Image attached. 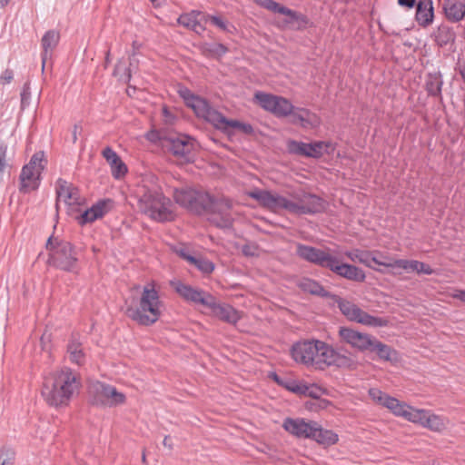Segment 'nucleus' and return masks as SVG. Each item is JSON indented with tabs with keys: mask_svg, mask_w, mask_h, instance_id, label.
<instances>
[{
	"mask_svg": "<svg viewBox=\"0 0 465 465\" xmlns=\"http://www.w3.org/2000/svg\"><path fill=\"white\" fill-rule=\"evenodd\" d=\"M297 254L309 262L328 269L338 276L356 282H363L366 279V273L361 268L344 262L342 261L343 256L352 262H359L373 269V251L354 248L341 252L330 248L319 249L299 244Z\"/></svg>",
	"mask_w": 465,
	"mask_h": 465,
	"instance_id": "obj_1",
	"label": "nucleus"
},
{
	"mask_svg": "<svg viewBox=\"0 0 465 465\" xmlns=\"http://www.w3.org/2000/svg\"><path fill=\"white\" fill-rule=\"evenodd\" d=\"M368 394L375 404L387 409L394 416L431 431L441 432L448 426V419L444 416L436 414L430 410L415 408L378 388L370 389Z\"/></svg>",
	"mask_w": 465,
	"mask_h": 465,
	"instance_id": "obj_2",
	"label": "nucleus"
},
{
	"mask_svg": "<svg viewBox=\"0 0 465 465\" xmlns=\"http://www.w3.org/2000/svg\"><path fill=\"white\" fill-rule=\"evenodd\" d=\"M139 210L158 223L172 222L176 213L171 200L166 197L159 179L153 174L145 175L136 189Z\"/></svg>",
	"mask_w": 465,
	"mask_h": 465,
	"instance_id": "obj_3",
	"label": "nucleus"
},
{
	"mask_svg": "<svg viewBox=\"0 0 465 465\" xmlns=\"http://www.w3.org/2000/svg\"><path fill=\"white\" fill-rule=\"evenodd\" d=\"M81 388V378L72 369L64 367L48 373L43 381L41 395L54 408H64Z\"/></svg>",
	"mask_w": 465,
	"mask_h": 465,
	"instance_id": "obj_4",
	"label": "nucleus"
},
{
	"mask_svg": "<svg viewBox=\"0 0 465 465\" xmlns=\"http://www.w3.org/2000/svg\"><path fill=\"white\" fill-rule=\"evenodd\" d=\"M178 93L186 105L193 109L197 117L203 118L216 129L228 134L232 130H238L243 134L252 133L253 130L251 124L227 119L220 112L211 107L205 99L195 95L187 87L180 86Z\"/></svg>",
	"mask_w": 465,
	"mask_h": 465,
	"instance_id": "obj_5",
	"label": "nucleus"
},
{
	"mask_svg": "<svg viewBox=\"0 0 465 465\" xmlns=\"http://www.w3.org/2000/svg\"><path fill=\"white\" fill-rule=\"evenodd\" d=\"M164 311L159 286L154 281L148 282L142 290L135 305L126 309L127 316L142 326H152L159 321Z\"/></svg>",
	"mask_w": 465,
	"mask_h": 465,
	"instance_id": "obj_6",
	"label": "nucleus"
},
{
	"mask_svg": "<svg viewBox=\"0 0 465 465\" xmlns=\"http://www.w3.org/2000/svg\"><path fill=\"white\" fill-rule=\"evenodd\" d=\"M46 248L49 251V264L64 272L78 273L77 253L69 242L50 237Z\"/></svg>",
	"mask_w": 465,
	"mask_h": 465,
	"instance_id": "obj_7",
	"label": "nucleus"
},
{
	"mask_svg": "<svg viewBox=\"0 0 465 465\" xmlns=\"http://www.w3.org/2000/svg\"><path fill=\"white\" fill-rule=\"evenodd\" d=\"M46 160L44 152H36L25 164L20 173L19 190L23 193H29L38 189L41 174L45 167Z\"/></svg>",
	"mask_w": 465,
	"mask_h": 465,
	"instance_id": "obj_8",
	"label": "nucleus"
},
{
	"mask_svg": "<svg viewBox=\"0 0 465 465\" xmlns=\"http://www.w3.org/2000/svg\"><path fill=\"white\" fill-rule=\"evenodd\" d=\"M320 345L322 347L317 371H323L330 368L342 370H355L357 368L358 362L351 354L341 353L323 341L322 344Z\"/></svg>",
	"mask_w": 465,
	"mask_h": 465,
	"instance_id": "obj_9",
	"label": "nucleus"
},
{
	"mask_svg": "<svg viewBox=\"0 0 465 465\" xmlns=\"http://www.w3.org/2000/svg\"><path fill=\"white\" fill-rule=\"evenodd\" d=\"M91 401L94 405L104 408H114L126 402V395L116 387L103 382L94 381L89 387Z\"/></svg>",
	"mask_w": 465,
	"mask_h": 465,
	"instance_id": "obj_10",
	"label": "nucleus"
},
{
	"mask_svg": "<svg viewBox=\"0 0 465 465\" xmlns=\"http://www.w3.org/2000/svg\"><path fill=\"white\" fill-rule=\"evenodd\" d=\"M173 198L180 206L197 213L210 208L213 201L209 193L190 187L174 189Z\"/></svg>",
	"mask_w": 465,
	"mask_h": 465,
	"instance_id": "obj_11",
	"label": "nucleus"
},
{
	"mask_svg": "<svg viewBox=\"0 0 465 465\" xmlns=\"http://www.w3.org/2000/svg\"><path fill=\"white\" fill-rule=\"evenodd\" d=\"M253 101L278 118L291 117L293 113L294 105L283 96L258 91L254 94Z\"/></svg>",
	"mask_w": 465,
	"mask_h": 465,
	"instance_id": "obj_12",
	"label": "nucleus"
},
{
	"mask_svg": "<svg viewBox=\"0 0 465 465\" xmlns=\"http://www.w3.org/2000/svg\"><path fill=\"white\" fill-rule=\"evenodd\" d=\"M338 306L341 313L351 322L369 327H385L389 324L388 319L371 315L350 301L341 299Z\"/></svg>",
	"mask_w": 465,
	"mask_h": 465,
	"instance_id": "obj_13",
	"label": "nucleus"
},
{
	"mask_svg": "<svg viewBox=\"0 0 465 465\" xmlns=\"http://www.w3.org/2000/svg\"><path fill=\"white\" fill-rule=\"evenodd\" d=\"M286 145L289 153L311 158H320L323 154H332L336 149L335 144L330 141H317L307 143L289 140Z\"/></svg>",
	"mask_w": 465,
	"mask_h": 465,
	"instance_id": "obj_14",
	"label": "nucleus"
},
{
	"mask_svg": "<svg viewBox=\"0 0 465 465\" xmlns=\"http://www.w3.org/2000/svg\"><path fill=\"white\" fill-rule=\"evenodd\" d=\"M247 195L254 199L261 206L272 212L277 213L286 210L292 213V198L288 199L276 192L262 189L250 191Z\"/></svg>",
	"mask_w": 465,
	"mask_h": 465,
	"instance_id": "obj_15",
	"label": "nucleus"
},
{
	"mask_svg": "<svg viewBox=\"0 0 465 465\" xmlns=\"http://www.w3.org/2000/svg\"><path fill=\"white\" fill-rule=\"evenodd\" d=\"M162 145L183 162H191L194 158L196 143L186 134L169 136L163 140Z\"/></svg>",
	"mask_w": 465,
	"mask_h": 465,
	"instance_id": "obj_16",
	"label": "nucleus"
},
{
	"mask_svg": "<svg viewBox=\"0 0 465 465\" xmlns=\"http://www.w3.org/2000/svg\"><path fill=\"white\" fill-rule=\"evenodd\" d=\"M292 213L311 214L316 213L324 209V202L315 194L307 193L303 191L292 194Z\"/></svg>",
	"mask_w": 465,
	"mask_h": 465,
	"instance_id": "obj_17",
	"label": "nucleus"
},
{
	"mask_svg": "<svg viewBox=\"0 0 465 465\" xmlns=\"http://www.w3.org/2000/svg\"><path fill=\"white\" fill-rule=\"evenodd\" d=\"M171 284L175 292L187 302L201 304L205 307L210 305L209 302L213 296L211 293L180 281L172 282Z\"/></svg>",
	"mask_w": 465,
	"mask_h": 465,
	"instance_id": "obj_18",
	"label": "nucleus"
},
{
	"mask_svg": "<svg viewBox=\"0 0 465 465\" xmlns=\"http://www.w3.org/2000/svg\"><path fill=\"white\" fill-rule=\"evenodd\" d=\"M338 333L343 342L359 351L371 349L373 337L368 333L360 332L348 327H341Z\"/></svg>",
	"mask_w": 465,
	"mask_h": 465,
	"instance_id": "obj_19",
	"label": "nucleus"
},
{
	"mask_svg": "<svg viewBox=\"0 0 465 465\" xmlns=\"http://www.w3.org/2000/svg\"><path fill=\"white\" fill-rule=\"evenodd\" d=\"M316 421L302 418H286L282 428L291 435L299 439H311L315 431Z\"/></svg>",
	"mask_w": 465,
	"mask_h": 465,
	"instance_id": "obj_20",
	"label": "nucleus"
},
{
	"mask_svg": "<svg viewBox=\"0 0 465 465\" xmlns=\"http://www.w3.org/2000/svg\"><path fill=\"white\" fill-rule=\"evenodd\" d=\"M291 122L293 124H299L305 130H314L321 126L322 118L320 115L304 107L293 108V113L291 114Z\"/></svg>",
	"mask_w": 465,
	"mask_h": 465,
	"instance_id": "obj_21",
	"label": "nucleus"
},
{
	"mask_svg": "<svg viewBox=\"0 0 465 465\" xmlns=\"http://www.w3.org/2000/svg\"><path fill=\"white\" fill-rule=\"evenodd\" d=\"M113 207L114 202L110 199L98 201L89 209L83 212L79 216H76V220L81 225L93 223L108 213L113 209Z\"/></svg>",
	"mask_w": 465,
	"mask_h": 465,
	"instance_id": "obj_22",
	"label": "nucleus"
},
{
	"mask_svg": "<svg viewBox=\"0 0 465 465\" xmlns=\"http://www.w3.org/2000/svg\"><path fill=\"white\" fill-rule=\"evenodd\" d=\"M56 205L60 207L62 204L74 210V206L80 204V197L77 189L73 187L66 181L59 180L56 188Z\"/></svg>",
	"mask_w": 465,
	"mask_h": 465,
	"instance_id": "obj_23",
	"label": "nucleus"
},
{
	"mask_svg": "<svg viewBox=\"0 0 465 465\" xmlns=\"http://www.w3.org/2000/svg\"><path fill=\"white\" fill-rule=\"evenodd\" d=\"M209 303L210 305L206 307L212 311V314L214 317L223 322L235 324L242 318V314L239 311L229 304L217 302L213 296H212Z\"/></svg>",
	"mask_w": 465,
	"mask_h": 465,
	"instance_id": "obj_24",
	"label": "nucleus"
},
{
	"mask_svg": "<svg viewBox=\"0 0 465 465\" xmlns=\"http://www.w3.org/2000/svg\"><path fill=\"white\" fill-rule=\"evenodd\" d=\"M102 155L109 164L112 176L115 180H121L126 175L128 167L115 151L107 146L102 151Z\"/></svg>",
	"mask_w": 465,
	"mask_h": 465,
	"instance_id": "obj_25",
	"label": "nucleus"
},
{
	"mask_svg": "<svg viewBox=\"0 0 465 465\" xmlns=\"http://www.w3.org/2000/svg\"><path fill=\"white\" fill-rule=\"evenodd\" d=\"M314 339L302 341L294 343L291 349V355L297 363L305 365L307 368L313 352Z\"/></svg>",
	"mask_w": 465,
	"mask_h": 465,
	"instance_id": "obj_26",
	"label": "nucleus"
},
{
	"mask_svg": "<svg viewBox=\"0 0 465 465\" xmlns=\"http://www.w3.org/2000/svg\"><path fill=\"white\" fill-rule=\"evenodd\" d=\"M255 3L261 7H263L269 11L288 16L289 19L286 21L287 23H292L294 21L302 23L307 22V19L304 15L280 5L273 0H255Z\"/></svg>",
	"mask_w": 465,
	"mask_h": 465,
	"instance_id": "obj_27",
	"label": "nucleus"
},
{
	"mask_svg": "<svg viewBox=\"0 0 465 465\" xmlns=\"http://www.w3.org/2000/svg\"><path fill=\"white\" fill-rule=\"evenodd\" d=\"M67 352L72 363L83 366L87 361V351L78 337L72 336L67 345Z\"/></svg>",
	"mask_w": 465,
	"mask_h": 465,
	"instance_id": "obj_28",
	"label": "nucleus"
},
{
	"mask_svg": "<svg viewBox=\"0 0 465 465\" xmlns=\"http://www.w3.org/2000/svg\"><path fill=\"white\" fill-rule=\"evenodd\" d=\"M433 17L434 12L432 0H419L415 15L417 23L420 26L426 27L433 22Z\"/></svg>",
	"mask_w": 465,
	"mask_h": 465,
	"instance_id": "obj_29",
	"label": "nucleus"
},
{
	"mask_svg": "<svg viewBox=\"0 0 465 465\" xmlns=\"http://www.w3.org/2000/svg\"><path fill=\"white\" fill-rule=\"evenodd\" d=\"M60 39V35L58 32L54 30L47 31L44 36L42 37V47H43V53H42V63H43V68L45 67V64L46 63V60L48 57L52 55L53 51L58 45Z\"/></svg>",
	"mask_w": 465,
	"mask_h": 465,
	"instance_id": "obj_30",
	"label": "nucleus"
},
{
	"mask_svg": "<svg viewBox=\"0 0 465 465\" xmlns=\"http://www.w3.org/2000/svg\"><path fill=\"white\" fill-rule=\"evenodd\" d=\"M443 8L450 21L458 22L465 15V4L462 0H445Z\"/></svg>",
	"mask_w": 465,
	"mask_h": 465,
	"instance_id": "obj_31",
	"label": "nucleus"
},
{
	"mask_svg": "<svg viewBox=\"0 0 465 465\" xmlns=\"http://www.w3.org/2000/svg\"><path fill=\"white\" fill-rule=\"evenodd\" d=\"M319 444L323 446H331L337 443L339 436L333 430L323 429L318 422H316L315 431L313 437L311 438Z\"/></svg>",
	"mask_w": 465,
	"mask_h": 465,
	"instance_id": "obj_32",
	"label": "nucleus"
},
{
	"mask_svg": "<svg viewBox=\"0 0 465 465\" xmlns=\"http://www.w3.org/2000/svg\"><path fill=\"white\" fill-rule=\"evenodd\" d=\"M369 351H375L378 357L383 361H392L396 358L397 352L390 346L381 342L373 337Z\"/></svg>",
	"mask_w": 465,
	"mask_h": 465,
	"instance_id": "obj_33",
	"label": "nucleus"
},
{
	"mask_svg": "<svg viewBox=\"0 0 465 465\" xmlns=\"http://www.w3.org/2000/svg\"><path fill=\"white\" fill-rule=\"evenodd\" d=\"M203 15H204L201 12L193 11L189 14L180 15L177 22L187 28L196 29V26H199L200 29L204 30V27L201 24V21L203 20Z\"/></svg>",
	"mask_w": 465,
	"mask_h": 465,
	"instance_id": "obj_34",
	"label": "nucleus"
},
{
	"mask_svg": "<svg viewBox=\"0 0 465 465\" xmlns=\"http://www.w3.org/2000/svg\"><path fill=\"white\" fill-rule=\"evenodd\" d=\"M272 378L279 385L285 388L287 391L299 396L303 395L305 381L292 379L282 380L275 373L272 374Z\"/></svg>",
	"mask_w": 465,
	"mask_h": 465,
	"instance_id": "obj_35",
	"label": "nucleus"
},
{
	"mask_svg": "<svg viewBox=\"0 0 465 465\" xmlns=\"http://www.w3.org/2000/svg\"><path fill=\"white\" fill-rule=\"evenodd\" d=\"M299 287L305 292L319 295L322 297H328L329 292L316 281L309 278H304L300 281Z\"/></svg>",
	"mask_w": 465,
	"mask_h": 465,
	"instance_id": "obj_36",
	"label": "nucleus"
},
{
	"mask_svg": "<svg viewBox=\"0 0 465 465\" xmlns=\"http://www.w3.org/2000/svg\"><path fill=\"white\" fill-rule=\"evenodd\" d=\"M189 263L194 265L203 274L212 273L215 268L213 262L203 257H190Z\"/></svg>",
	"mask_w": 465,
	"mask_h": 465,
	"instance_id": "obj_37",
	"label": "nucleus"
},
{
	"mask_svg": "<svg viewBox=\"0 0 465 465\" xmlns=\"http://www.w3.org/2000/svg\"><path fill=\"white\" fill-rule=\"evenodd\" d=\"M442 80L438 74H429L426 80V90L430 95H439L441 92Z\"/></svg>",
	"mask_w": 465,
	"mask_h": 465,
	"instance_id": "obj_38",
	"label": "nucleus"
},
{
	"mask_svg": "<svg viewBox=\"0 0 465 465\" xmlns=\"http://www.w3.org/2000/svg\"><path fill=\"white\" fill-rule=\"evenodd\" d=\"M302 396H308L315 400H320V398L323 395H328V390L316 384V383H307L305 382L304 390Z\"/></svg>",
	"mask_w": 465,
	"mask_h": 465,
	"instance_id": "obj_39",
	"label": "nucleus"
},
{
	"mask_svg": "<svg viewBox=\"0 0 465 465\" xmlns=\"http://www.w3.org/2000/svg\"><path fill=\"white\" fill-rule=\"evenodd\" d=\"M416 260H405V259H397L393 263H387V268L394 269V270H403L406 272H412L416 270ZM386 265V263H384Z\"/></svg>",
	"mask_w": 465,
	"mask_h": 465,
	"instance_id": "obj_40",
	"label": "nucleus"
},
{
	"mask_svg": "<svg viewBox=\"0 0 465 465\" xmlns=\"http://www.w3.org/2000/svg\"><path fill=\"white\" fill-rule=\"evenodd\" d=\"M203 18L205 23L210 21L213 25H214L219 29H221L222 31H224V32L231 33V32H232V30L235 29L234 26L229 25L227 22H225L223 19H222L219 16L205 15H203Z\"/></svg>",
	"mask_w": 465,
	"mask_h": 465,
	"instance_id": "obj_41",
	"label": "nucleus"
},
{
	"mask_svg": "<svg viewBox=\"0 0 465 465\" xmlns=\"http://www.w3.org/2000/svg\"><path fill=\"white\" fill-rule=\"evenodd\" d=\"M396 261L397 259H394L381 251H373L372 263L387 268V265H385L384 263H393V262Z\"/></svg>",
	"mask_w": 465,
	"mask_h": 465,
	"instance_id": "obj_42",
	"label": "nucleus"
},
{
	"mask_svg": "<svg viewBox=\"0 0 465 465\" xmlns=\"http://www.w3.org/2000/svg\"><path fill=\"white\" fill-rule=\"evenodd\" d=\"M320 344H322V341L321 340H315L314 341V345H313V354L312 356L311 357V361L309 362V366L308 368H312L315 371H317V366H318V361L320 360V352H321V345Z\"/></svg>",
	"mask_w": 465,
	"mask_h": 465,
	"instance_id": "obj_43",
	"label": "nucleus"
},
{
	"mask_svg": "<svg viewBox=\"0 0 465 465\" xmlns=\"http://www.w3.org/2000/svg\"><path fill=\"white\" fill-rule=\"evenodd\" d=\"M415 265H416L415 272H417L419 274L422 273V274L430 275L433 273V270L430 268V266L422 262L417 261V263Z\"/></svg>",
	"mask_w": 465,
	"mask_h": 465,
	"instance_id": "obj_44",
	"label": "nucleus"
},
{
	"mask_svg": "<svg viewBox=\"0 0 465 465\" xmlns=\"http://www.w3.org/2000/svg\"><path fill=\"white\" fill-rule=\"evenodd\" d=\"M14 78V74L12 70L6 69L0 75V84H10Z\"/></svg>",
	"mask_w": 465,
	"mask_h": 465,
	"instance_id": "obj_45",
	"label": "nucleus"
},
{
	"mask_svg": "<svg viewBox=\"0 0 465 465\" xmlns=\"http://www.w3.org/2000/svg\"><path fill=\"white\" fill-rule=\"evenodd\" d=\"M213 52H214L215 54H217L219 55H222L227 52V48L222 44H216L213 46Z\"/></svg>",
	"mask_w": 465,
	"mask_h": 465,
	"instance_id": "obj_46",
	"label": "nucleus"
},
{
	"mask_svg": "<svg viewBox=\"0 0 465 465\" xmlns=\"http://www.w3.org/2000/svg\"><path fill=\"white\" fill-rule=\"evenodd\" d=\"M177 254H179L182 258L186 260L189 262V258L193 257L191 255L185 248H180L176 251Z\"/></svg>",
	"mask_w": 465,
	"mask_h": 465,
	"instance_id": "obj_47",
	"label": "nucleus"
},
{
	"mask_svg": "<svg viewBox=\"0 0 465 465\" xmlns=\"http://www.w3.org/2000/svg\"><path fill=\"white\" fill-rule=\"evenodd\" d=\"M331 401L326 399H322V397L319 400L318 402V408L319 409H327L328 407L331 406Z\"/></svg>",
	"mask_w": 465,
	"mask_h": 465,
	"instance_id": "obj_48",
	"label": "nucleus"
},
{
	"mask_svg": "<svg viewBox=\"0 0 465 465\" xmlns=\"http://www.w3.org/2000/svg\"><path fill=\"white\" fill-rule=\"evenodd\" d=\"M398 3L401 6H406L408 8H412L415 5V0H398Z\"/></svg>",
	"mask_w": 465,
	"mask_h": 465,
	"instance_id": "obj_49",
	"label": "nucleus"
},
{
	"mask_svg": "<svg viewBox=\"0 0 465 465\" xmlns=\"http://www.w3.org/2000/svg\"><path fill=\"white\" fill-rule=\"evenodd\" d=\"M146 138L149 140V141H152V142H156L157 140H159V134L156 132V131H151L149 132L147 134H146Z\"/></svg>",
	"mask_w": 465,
	"mask_h": 465,
	"instance_id": "obj_50",
	"label": "nucleus"
},
{
	"mask_svg": "<svg viewBox=\"0 0 465 465\" xmlns=\"http://www.w3.org/2000/svg\"><path fill=\"white\" fill-rule=\"evenodd\" d=\"M0 465H13V459L0 454Z\"/></svg>",
	"mask_w": 465,
	"mask_h": 465,
	"instance_id": "obj_51",
	"label": "nucleus"
},
{
	"mask_svg": "<svg viewBox=\"0 0 465 465\" xmlns=\"http://www.w3.org/2000/svg\"><path fill=\"white\" fill-rule=\"evenodd\" d=\"M6 154H7V145L1 144L0 145V159L6 160Z\"/></svg>",
	"mask_w": 465,
	"mask_h": 465,
	"instance_id": "obj_52",
	"label": "nucleus"
},
{
	"mask_svg": "<svg viewBox=\"0 0 465 465\" xmlns=\"http://www.w3.org/2000/svg\"><path fill=\"white\" fill-rule=\"evenodd\" d=\"M7 166L6 160L0 159V180L2 179L3 173Z\"/></svg>",
	"mask_w": 465,
	"mask_h": 465,
	"instance_id": "obj_53",
	"label": "nucleus"
},
{
	"mask_svg": "<svg viewBox=\"0 0 465 465\" xmlns=\"http://www.w3.org/2000/svg\"><path fill=\"white\" fill-rule=\"evenodd\" d=\"M163 444L165 446V447H168L169 449H172V442H171V439L169 436H165L164 439H163Z\"/></svg>",
	"mask_w": 465,
	"mask_h": 465,
	"instance_id": "obj_54",
	"label": "nucleus"
},
{
	"mask_svg": "<svg viewBox=\"0 0 465 465\" xmlns=\"http://www.w3.org/2000/svg\"><path fill=\"white\" fill-rule=\"evenodd\" d=\"M78 125H74V130H73V142L75 143L76 140H77V133H78Z\"/></svg>",
	"mask_w": 465,
	"mask_h": 465,
	"instance_id": "obj_55",
	"label": "nucleus"
},
{
	"mask_svg": "<svg viewBox=\"0 0 465 465\" xmlns=\"http://www.w3.org/2000/svg\"><path fill=\"white\" fill-rule=\"evenodd\" d=\"M154 6H160L163 5L166 0H150Z\"/></svg>",
	"mask_w": 465,
	"mask_h": 465,
	"instance_id": "obj_56",
	"label": "nucleus"
},
{
	"mask_svg": "<svg viewBox=\"0 0 465 465\" xmlns=\"http://www.w3.org/2000/svg\"><path fill=\"white\" fill-rule=\"evenodd\" d=\"M250 249H251L250 246H244L243 249H242L243 253L245 255H254V252H251Z\"/></svg>",
	"mask_w": 465,
	"mask_h": 465,
	"instance_id": "obj_57",
	"label": "nucleus"
},
{
	"mask_svg": "<svg viewBox=\"0 0 465 465\" xmlns=\"http://www.w3.org/2000/svg\"><path fill=\"white\" fill-rule=\"evenodd\" d=\"M9 1L10 0H0V7L1 8L5 7L8 5Z\"/></svg>",
	"mask_w": 465,
	"mask_h": 465,
	"instance_id": "obj_58",
	"label": "nucleus"
},
{
	"mask_svg": "<svg viewBox=\"0 0 465 465\" xmlns=\"http://www.w3.org/2000/svg\"><path fill=\"white\" fill-rule=\"evenodd\" d=\"M194 32H196L197 34H201L203 30L200 29L199 26H196V29H193Z\"/></svg>",
	"mask_w": 465,
	"mask_h": 465,
	"instance_id": "obj_59",
	"label": "nucleus"
},
{
	"mask_svg": "<svg viewBox=\"0 0 465 465\" xmlns=\"http://www.w3.org/2000/svg\"><path fill=\"white\" fill-rule=\"evenodd\" d=\"M163 114H164V115H166V116L169 114H168V111H167V109H166L165 107H164V108H163Z\"/></svg>",
	"mask_w": 465,
	"mask_h": 465,
	"instance_id": "obj_60",
	"label": "nucleus"
},
{
	"mask_svg": "<svg viewBox=\"0 0 465 465\" xmlns=\"http://www.w3.org/2000/svg\"><path fill=\"white\" fill-rule=\"evenodd\" d=\"M460 73L463 78H465V72L463 70H460Z\"/></svg>",
	"mask_w": 465,
	"mask_h": 465,
	"instance_id": "obj_61",
	"label": "nucleus"
},
{
	"mask_svg": "<svg viewBox=\"0 0 465 465\" xmlns=\"http://www.w3.org/2000/svg\"><path fill=\"white\" fill-rule=\"evenodd\" d=\"M119 69V65L116 66L115 70H114V74H117V71Z\"/></svg>",
	"mask_w": 465,
	"mask_h": 465,
	"instance_id": "obj_62",
	"label": "nucleus"
},
{
	"mask_svg": "<svg viewBox=\"0 0 465 465\" xmlns=\"http://www.w3.org/2000/svg\"><path fill=\"white\" fill-rule=\"evenodd\" d=\"M400 272H394L393 274H400Z\"/></svg>",
	"mask_w": 465,
	"mask_h": 465,
	"instance_id": "obj_63",
	"label": "nucleus"
}]
</instances>
